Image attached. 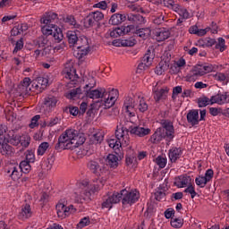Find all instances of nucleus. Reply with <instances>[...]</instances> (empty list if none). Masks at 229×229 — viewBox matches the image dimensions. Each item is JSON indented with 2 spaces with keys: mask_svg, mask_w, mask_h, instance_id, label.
<instances>
[{
  "mask_svg": "<svg viewBox=\"0 0 229 229\" xmlns=\"http://www.w3.org/2000/svg\"><path fill=\"white\" fill-rule=\"evenodd\" d=\"M85 143V137L80 135V131L74 129H68L62 133L55 145V149H76Z\"/></svg>",
  "mask_w": 229,
  "mask_h": 229,
  "instance_id": "1",
  "label": "nucleus"
},
{
  "mask_svg": "<svg viewBox=\"0 0 229 229\" xmlns=\"http://www.w3.org/2000/svg\"><path fill=\"white\" fill-rule=\"evenodd\" d=\"M89 98V99H105V88L98 89H81V88L73 89L67 95L68 99H81L83 98Z\"/></svg>",
  "mask_w": 229,
  "mask_h": 229,
  "instance_id": "2",
  "label": "nucleus"
},
{
  "mask_svg": "<svg viewBox=\"0 0 229 229\" xmlns=\"http://www.w3.org/2000/svg\"><path fill=\"white\" fill-rule=\"evenodd\" d=\"M11 146L28 148L31 142V137L28 134H19L15 130L7 131L4 137Z\"/></svg>",
  "mask_w": 229,
  "mask_h": 229,
  "instance_id": "3",
  "label": "nucleus"
},
{
  "mask_svg": "<svg viewBox=\"0 0 229 229\" xmlns=\"http://www.w3.org/2000/svg\"><path fill=\"white\" fill-rule=\"evenodd\" d=\"M214 71V65L204 64H196L191 68L190 72L186 76L187 81H196L198 78H201V76H205V74H208Z\"/></svg>",
  "mask_w": 229,
  "mask_h": 229,
  "instance_id": "4",
  "label": "nucleus"
},
{
  "mask_svg": "<svg viewBox=\"0 0 229 229\" xmlns=\"http://www.w3.org/2000/svg\"><path fill=\"white\" fill-rule=\"evenodd\" d=\"M116 140H110L108 141L109 148L113 149H119L122 146L126 148L130 145V137H128V131H124V128L117 129L115 131Z\"/></svg>",
  "mask_w": 229,
  "mask_h": 229,
  "instance_id": "5",
  "label": "nucleus"
},
{
  "mask_svg": "<svg viewBox=\"0 0 229 229\" xmlns=\"http://www.w3.org/2000/svg\"><path fill=\"white\" fill-rule=\"evenodd\" d=\"M41 32L45 37L51 35L57 43L64 40V33L56 24L41 23Z\"/></svg>",
  "mask_w": 229,
  "mask_h": 229,
  "instance_id": "6",
  "label": "nucleus"
},
{
  "mask_svg": "<svg viewBox=\"0 0 229 229\" xmlns=\"http://www.w3.org/2000/svg\"><path fill=\"white\" fill-rule=\"evenodd\" d=\"M140 199V192L137 190H122V204L123 207L135 205Z\"/></svg>",
  "mask_w": 229,
  "mask_h": 229,
  "instance_id": "7",
  "label": "nucleus"
},
{
  "mask_svg": "<svg viewBox=\"0 0 229 229\" xmlns=\"http://www.w3.org/2000/svg\"><path fill=\"white\" fill-rule=\"evenodd\" d=\"M78 189L75 191V201L77 203H83V201H90V192L89 191V188H87V182H78Z\"/></svg>",
  "mask_w": 229,
  "mask_h": 229,
  "instance_id": "8",
  "label": "nucleus"
},
{
  "mask_svg": "<svg viewBox=\"0 0 229 229\" xmlns=\"http://www.w3.org/2000/svg\"><path fill=\"white\" fill-rule=\"evenodd\" d=\"M139 95L133 97H126L123 101V110L130 115V117H135V112H137V100Z\"/></svg>",
  "mask_w": 229,
  "mask_h": 229,
  "instance_id": "9",
  "label": "nucleus"
},
{
  "mask_svg": "<svg viewBox=\"0 0 229 229\" xmlns=\"http://www.w3.org/2000/svg\"><path fill=\"white\" fill-rule=\"evenodd\" d=\"M152 92L156 103H159L162 99H165L167 98V94H169V88H162V81H158L153 85Z\"/></svg>",
  "mask_w": 229,
  "mask_h": 229,
  "instance_id": "10",
  "label": "nucleus"
},
{
  "mask_svg": "<svg viewBox=\"0 0 229 229\" xmlns=\"http://www.w3.org/2000/svg\"><path fill=\"white\" fill-rule=\"evenodd\" d=\"M105 19V14L99 11L91 12L85 19H84V27L85 28H93L96 26L98 22L103 21Z\"/></svg>",
  "mask_w": 229,
  "mask_h": 229,
  "instance_id": "11",
  "label": "nucleus"
},
{
  "mask_svg": "<svg viewBox=\"0 0 229 229\" xmlns=\"http://www.w3.org/2000/svg\"><path fill=\"white\" fill-rule=\"evenodd\" d=\"M119 97V90L112 89L111 90H106L105 89L104 92V106L106 108H112L115 105V101Z\"/></svg>",
  "mask_w": 229,
  "mask_h": 229,
  "instance_id": "12",
  "label": "nucleus"
},
{
  "mask_svg": "<svg viewBox=\"0 0 229 229\" xmlns=\"http://www.w3.org/2000/svg\"><path fill=\"white\" fill-rule=\"evenodd\" d=\"M56 214L60 219H65V217H68V216H71V214H74L76 212V208H74V206H65L64 203L59 202L55 207Z\"/></svg>",
  "mask_w": 229,
  "mask_h": 229,
  "instance_id": "13",
  "label": "nucleus"
},
{
  "mask_svg": "<svg viewBox=\"0 0 229 229\" xmlns=\"http://www.w3.org/2000/svg\"><path fill=\"white\" fill-rule=\"evenodd\" d=\"M123 201V195L122 191L119 192H114L111 195H108V197L104 198V201L102 203V208H112V207L119 201Z\"/></svg>",
  "mask_w": 229,
  "mask_h": 229,
  "instance_id": "14",
  "label": "nucleus"
},
{
  "mask_svg": "<svg viewBox=\"0 0 229 229\" xmlns=\"http://www.w3.org/2000/svg\"><path fill=\"white\" fill-rule=\"evenodd\" d=\"M0 153L6 157L15 155V148L4 137H0Z\"/></svg>",
  "mask_w": 229,
  "mask_h": 229,
  "instance_id": "15",
  "label": "nucleus"
},
{
  "mask_svg": "<svg viewBox=\"0 0 229 229\" xmlns=\"http://www.w3.org/2000/svg\"><path fill=\"white\" fill-rule=\"evenodd\" d=\"M161 128L164 129L165 135H166V139L168 140H173L174 139V126L170 120H161L160 121Z\"/></svg>",
  "mask_w": 229,
  "mask_h": 229,
  "instance_id": "16",
  "label": "nucleus"
},
{
  "mask_svg": "<svg viewBox=\"0 0 229 229\" xmlns=\"http://www.w3.org/2000/svg\"><path fill=\"white\" fill-rule=\"evenodd\" d=\"M31 79L25 77L20 85H18L17 91L21 96H28L31 92Z\"/></svg>",
  "mask_w": 229,
  "mask_h": 229,
  "instance_id": "17",
  "label": "nucleus"
},
{
  "mask_svg": "<svg viewBox=\"0 0 229 229\" xmlns=\"http://www.w3.org/2000/svg\"><path fill=\"white\" fill-rule=\"evenodd\" d=\"M211 105H226L229 103V95L227 92H218L210 98Z\"/></svg>",
  "mask_w": 229,
  "mask_h": 229,
  "instance_id": "18",
  "label": "nucleus"
},
{
  "mask_svg": "<svg viewBox=\"0 0 229 229\" xmlns=\"http://www.w3.org/2000/svg\"><path fill=\"white\" fill-rule=\"evenodd\" d=\"M191 182L192 178H191V176L187 174L179 175L174 178V185H175V187H177L178 189H183L188 185H191Z\"/></svg>",
  "mask_w": 229,
  "mask_h": 229,
  "instance_id": "19",
  "label": "nucleus"
},
{
  "mask_svg": "<svg viewBox=\"0 0 229 229\" xmlns=\"http://www.w3.org/2000/svg\"><path fill=\"white\" fill-rule=\"evenodd\" d=\"M187 122L191 126L199 124V112L196 109L190 110L186 116Z\"/></svg>",
  "mask_w": 229,
  "mask_h": 229,
  "instance_id": "20",
  "label": "nucleus"
},
{
  "mask_svg": "<svg viewBox=\"0 0 229 229\" xmlns=\"http://www.w3.org/2000/svg\"><path fill=\"white\" fill-rule=\"evenodd\" d=\"M183 155V151L182 148L174 147L168 151V158L172 164H176L179 158Z\"/></svg>",
  "mask_w": 229,
  "mask_h": 229,
  "instance_id": "21",
  "label": "nucleus"
},
{
  "mask_svg": "<svg viewBox=\"0 0 229 229\" xmlns=\"http://www.w3.org/2000/svg\"><path fill=\"white\" fill-rule=\"evenodd\" d=\"M58 14L53 12L46 13L40 19V24H56Z\"/></svg>",
  "mask_w": 229,
  "mask_h": 229,
  "instance_id": "22",
  "label": "nucleus"
},
{
  "mask_svg": "<svg viewBox=\"0 0 229 229\" xmlns=\"http://www.w3.org/2000/svg\"><path fill=\"white\" fill-rule=\"evenodd\" d=\"M129 130L131 135H137V137H146L151 133V129L140 126L130 127Z\"/></svg>",
  "mask_w": 229,
  "mask_h": 229,
  "instance_id": "23",
  "label": "nucleus"
},
{
  "mask_svg": "<svg viewBox=\"0 0 229 229\" xmlns=\"http://www.w3.org/2000/svg\"><path fill=\"white\" fill-rule=\"evenodd\" d=\"M43 105L49 112H53L55 108H56V105H58V98L55 96H48L44 98Z\"/></svg>",
  "mask_w": 229,
  "mask_h": 229,
  "instance_id": "24",
  "label": "nucleus"
},
{
  "mask_svg": "<svg viewBox=\"0 0 229 229\" xmlns=\"http://www.w3.org/2000/svg\"><path fill=\"white\" fill-rule=\"evenodd\" d=\"M164 139H167L165 132H164V129L157 128L154 134L151 135L150 142H152V144H158V142H161Z\"/></svg>",
  "mask_w": 229,
  "mask_h": 229,
  "instance_id": "25",
  "label": "nucleus"
},
{
  "mask_svg": "<svg viewBox=\"0 0 229 229\" xmlns=\"http://www.w3.org/2000/svg\"><path fill=\"white\" fill-rule=\"evenodd\" d=\"M65 78L71 80V81H76L78 79V74L76 73V69L72 64H66L64 68Z\"/></svg>",
  "mask_w": 229,
  "mask_h": 229,
  "instance_id": "26",
  "label": "nucleus"
},
{
  "mask_svg": "<svg viewBox=\"0 0 229 229\" xmlns=\"http://www.w3.org/2000/svg\"><path fill=\"white\" fill-rule=\"evenodd\" d=\"M154 37L157 42H164V40H167L171 37V32L165 30V29H158L155 31Z\"/></svg>",
  "mask_w": 229,
  "mask_h": 229,
  "instance_id": "27",
  "label": "nucleus"
},
{
  "mask_svg": "<svg viewBox=\"0 0 229 229\" xmlns=\"http://www.w3.org/2000/svg\"><path fill=\"white\" fill-rule=\"evenodd\" d=\"M32 215L33 212H31V206H30V204H25L24 206L21 207L18 217L19 219L24 221V219H30V217H31Z\"/></svg>",
  "mask_w": 229,
  "mask_h": 229,
  "instance_id": "28",
  "label": "nucleus"
},
{
  "mask_svg": "<svg viewBox=\"0 0 229 229\" xmlns=\"http://www.w3.org/2000/svg\"><path fill=\"white\" fill-rule=\"evenodd\" d=\"M124 21H126V14L114 13L111 16L109 24H112L113 26H119V24H123Z\"/></svg>",
  "mask_w": 229,
  "mask_h": 229,
  "instance_id": "29",
  "label": "nucleus"
},
{
  "mask_svg": "<svg viewBox=\"0 0 229 229\" xmlns=\"http://www.w3.org/2000/svg\"><path fill=\"white\" fill-rule=\"evenodd\" d=\"M175 12H177L178 15H180V18L177 20L178 26H180L182 22H184V21H187V19H189L190 17L189 11H187V9L185 8L180 7V5L177 6V8L175 9Z\"/></svg>",
  "mask_w": 229,
  "mask_h": 229,
  "instance_id": "30",
  "label": "nucleus"
},
{
  "mask_svg": "<svg viewBox=\"0 0 229 229\" xmlns=\"http://www.w3.org/2000/svg\"><path fill=\"white\" fill-rule=\"evenodd\" d=\"M87 167L91 173H93V174H99V172L101 171V165H99L98 159H90L87 163Z\"/></svg>",
  "mask_w": 229,
  "mask_h": 229,
  "instance_id": "31",
  "label": "nucleus"
},
{
  "mask_svg": "<svg viewBox=\"0 0 229 229\" xmlns=\"http://www.w3.org/2000/svg\"><path fill=\"white\" fill-rule=\"evenodd\" d=\"M66 38L68 40V44L70 46H78L80 43L78 41L80 40V38H78V34L74 30H68L66 33Z\"/></svg>",
  "mask_w": 229,
  "mask_h": 229,
  "instance_id": "32",
  "label": "nucleus"
},
{
  "mask_svg": "<svg viewBox=\"0 0 229 229\" xmlns=\"http://www.w3.org/2000/svg\"><path fill=\"white\" fill-rule=\"evenodd\" d=\"M148 108V106L144 97L138 96V99H136V110L144 114V112H147Z\"/></svg>",
  "mask_w": 229,
  "mask_h": 229,
  "instance_id": "33",
  "label": "nucleus"
},
{
  "mask_svg": "<svg viewBox=\"0 0 229 229\" xmlns=\"http://www.w3.org/2000/svg\"><path fill=\"white\" fill-rule=\"evenodd\" d=\"M7 174H10L12 180L14 182L19 180L22 176V172L19 166H13L8 171Z\"/></svg>",
  "mask_w": 229,
  "mask_h": 229,
  "instance_id": "34",
  "label": "nucleus"
},
{
  "mask_svg": "<svg viewBox=\"0 0 229 229\" xmlns=\"http://www.w3.org/2000/svg\"><path fill=\"white\" fill-rule=\"evenodd\" d=\"M106 164L113 169H115L119 165V157L115 154H109L106 157Z\"/></svg>",
  "mask_w": 229,
  "mask_h": 229,
  "instance_id": "35",
  "label": "nucleus"
},
{
  "mask_svg": "<svg viewBox=\"0 0 229 229\" xmlns=\"http://www.w3.org/2000/svg\"><path fill=\"white\" fill-rule=\"evenodd\" d=\"M49 39H47V36H40L36 40V46L41 49H46L49 45Z\"/></svg>",
  "mask_w": 229,
  "mask_h": 229,
  "instance_id": "36",
  "label": "nucleus"
},
{
  "mask_svg": "<svg viewBox=\"0 0 229 229\" xmlns=\"http://www.w3.org/2000/svg\"><path fill=\"white\" fill-rule=\"evenodd\" d=\"M135 34L137 35V37H140V38H143V40H146V38H148V37L151 35V29H139L136 30Z\"/></svg>",
  "mask_w": 229,
  "mask_h": 229,
  "instance_id": "37",
  "label": "nucleus"
},
{
  "mask_svg": "<svg viewBox=\"0 0 229 229\" xmlns=\"http://www.w3.org/2000/svg\"><path fill=\"white\" fill-rule=\"evenodd\" d=\"M169 68V66L167 65V63L165 62H160L155 70L156 74H157V76H162V74H164L165 72V71H167V69Z\"/></svg>",
  "mask_w": 229,
  "mask_h": 229,
  "instance_id": "38",
  "label": "nucleus"
},
{
  "mask_svg": "<svg viewBox=\"0 0 229 229\" xmlns=\"http://www.w3.org/2000/svg\"><path fill=\"white\" fill-rule=\"evenodd\" d=\"M104 139H105V136L103 135L102 132H97L90 137V143L91 144H101V142H103Z\"/></svg>",
  "mask_w": 229,
  "mask_h": 229,
  "instance_id": "39",
  "label": "nucleus"
},
{
  "mask_svg": "<svg viewBox=\"0 0 229 229\" xmlns=\"http://www.w3.org/2000/svg\"><path fill=\"white\" fill-rule=\"evenodd\" d=\"M29 161L23 160L20 163L19 168L21 173L28 174L31 171V165Z\"/></svg>",
  "mask_w": 229,
  "mask_h": 229,
  "instance_id": "40",
  "label": "nucleus"
},
{
  "mask_svg": "<svg viewBox=\"0 0 229 229\" xmlns=\"http://www.w3.org/2000/svg\"><path fill=\"white\" fill-rule=\"evenodd\" d=\"M64 21L69 26H72L73 28H80V24L76 21V18L73 15H67L64 18Z\"/></svg>",
  "mask_w": 229,
  "mask_h": 229,
  "instance_id": "41",
  "label": "nucleus"
},
{
  "mask_svg": "<svg viewBox=\"0 0 229 229\" xmlns=\"http://www.w3.org/2000/svg\"><path fill=\"white\" fill-rule=\"evenodd\" d=\"M78 44L79 45H75V47H77V49H81V48L89 49V47H90L89 46V38L87 37L80 38Z\"/></svg>",
  "mask_w": 229,
  "mask_h": 229,
  "instance_id": "42",
  "label": "nucleus"
},
{
  "mask_svg": "<svg viewBox=\"0 0 229 229\" xmlns=\"http://www.w3.org/2000/svg\"><path fill=\"white\" fill-rule=\"evenodd\" d=\"M49 149V142H42L41 144H39L38 148V155L42 157L44 155H46V151H47Z\"/></svg>",
  "mask_w": 229,
  "mask_h": 229,
  "instance_id": "43",
  "label": "nucleus"
},
{
  "mask_svg": "<svg viewBox=\"0 0 229 229\" xmlns=\"http://www.w3.org/2000/svg\"><path fill=\"white\" fill-rule=\"evenodd\" d=\"M155 58V55H153V52L151 50H147L146 54L144 55L142 58V62L145 64L151 65V62H153V59Z\"/></svg>",
  "mask_w": 229,
  "mask_h": 229,
  "instance_id": "44",
  "label": "nucleus"
},
{
  "mask_svg": "<svg viewBox=\"0 0 229 229\" xmlns=\"http://www.w3.org/2000/svg\"><path fill=\"white\" fill-rule=\"evenodd\" d=\"M155 162L157 165H158L159 169H164L165 165H167V157L164 156H158L156 159Z\"/></svg>",
  "mask_w": 229,
  "mask_h": 229,
  "instance_id": "45",
  "label": "nucleus"
},
{
  "mask_svg": "<svg viewBox=\"0 0 229 229\" xmlns=\"http://www.w3.org/2000/svg\"><path fill=\"white\" fill-rule=\"evenodd\" d=\"M208 105H212V101L208 97H200L198 99V106L199 108H203L205 106H208Z\"/></svg>",
  "mask_w": 229,
  "mask_h": 229,
  "instance_id": "46",
  "label": "nucleus"
},
{
  "mask_svg": "<svg viewBox=\"0 0 229 229\" xmlns=\"http://www.w3.org/2000/svg\"><path fill=\"white\" fill-rule=\"evenodd\" d=\"M87 189H88V191L90 193V196H92V194H96V192H99L101 186L98 183L89 184V182H87Z\"/></svg>",
  "mask_w": 229,
  "mask_h": 229,
  "instance_id": "47",
  "label": "nucleus"
},
{
  "mask_svg": "<svg viewBox=\"0 0 229 229\" xmlns=\"http://www.w3.org/2000/svg\"><path fill=\"white\" fill-rule=\"evenodd\" d=\"M44 90L40 84L38 82L37 80H34L31 83L30 92H34L35 94H40Z\"/></svg>",
  "mask_w": 229,
  "mask_h": 229,
  "instance_id": "48",
  "label": "nucleus"
},
{
  "mask_svg": "<svg viewBox=\"0 0 229 229\" xmlns=\"http://www.w3.org/2000/svg\"><path fill=\"white\" fill-rule=\"evenodd\" d=\"M28 30V26L24 25V29L22 26H16L11 30V35L13 37H17V35H21V33H24Z\"/></svg>",
  "mask_w": 229,
  "mask_h": 229,
  "instance_id": "49",
  "label": "nucleus"
},
{
  "mask_svg": "<svg viewBox=\"0 0 229 229\" xmlns=\"http://www.w3.org/2000/svg\"><path fill=\"white\" fill-rule=\"evenodd\" d=\"M215 49H218L220 53L226 51V45H225V38H218V42L216 44Z\"/></svg>",
  "mask_w": 229,
  "mask_h": 229,
  "instance_id": "50",
  "label": "nucleus"
},
{
  "mask_svg": "<svg viewBox=\"0 0 229 229\" xmlns=\"http://www.w3.org/2000/svg\"><path fill=\"white\" fill-rule=\"evenodd\" d=\"M36 81H38V83L43 90L49 85V79H47V77H38Z\"/></svg>",
  "mask_w": 229,
  "mask_h": 229,
  "instance_id": "51",
  "label": "nucleus"
},
{
  "mask_svg": "<svg viewBox=\"0 0 229 229\" xmlns=\"http://www.w3.org/2000/svg\"><path fill=\"white\" fill-rule=\"evenodd\" d=\"M171 226H173V228H182V226H183V219L172 217Z\"/></svg>",
  "mask_w": 229,
  "mask_h": 229,
  "instance_id": "52",
  "label": "nucleus"
},
{
  "mask_svg": "<svg viewBox=\"0 0 229 229\" xmlns=\"http://www.w3.org/2000/svg\"><path fill=\"white\" fill-rule=\"evenodd\" d=\"M195 183L203 189L208 183V181L204 176H199L195 179Z\"/></svg>",
  "mask_w": 229,
  "mask_h": 229,
  "instance_id": "53",
  "label": "nucleus"
},
{
  "mask_svg": "<svg viewBox=\"0 0 229 229\" xmlns=\"http://www.w3.org/2000/svg\"><path fill=\"white\" fill-rule=\"evenodd\" d=\"M186 187L187 188L184 190V192L191 194V199H194V198H196L198 193L196 192V190L193 187L192 182L191 184H188Z\"/></svg>",
  "mask_w": 229,
  "mask_h": 229,
  "instance_id": "54",
  "label": "nucleus"
},
{
  "mask_svg": "<svg viewBox=\"0 0 229 229\" xmlns=\"http://www.w3.org/2000/svg\"><path fill=\"white\" fill-rule=\"evenodd\" d=\"M135 44H137V40L133 38H130L122 41V45L125 47H133Z\"/></svg>",
  "mask_w": 229,
  "mask_h": 229,
  "instance_id": "55",
  "label": "nucleus"
},
{
  "mask_svg": "<svg viewBox=\"0 0 229 229\" xmlns=\"http://www.w3.org/2000/svg\"><path fill=\"white\" fill-rule=\"evenodd\" d=\"M89 225H90V217L85 216L81 219L77 226L78 228H85V226H89Z\"/></svg>",
  "mask_w": 229,
  "mask_h": 229,
  "instance_id": "56",
  "label": "nucleus"
},
{
  "mask_svg": "<svg viewBox=\"0 0 229 229\" xmlns=\"http://www.w3.org/2000/svg\"><path fill=\"white\" fill-rule=\"evenodd\" d=\"M135 30L133 25H127L120 27V30H122V35H128V33H131Z\"/></svg>",
  "mask_w": 229,
  "mask_h": 229,
  "instance_id": "57",
  "label": "nucleus"
},
{
  "mask_svg": "<svg viewBox=\"0 0 229 229\" xmlns=\"http://www.w3.org/2000/svg\"><path fill=\"white\" fill-rule=\"evenodd\" d=\"M40 120V114H36L33 116L30 120V123L29 124V127L33 129L37 128L38 126V121Z\"/></svg>",
  "mask_w": 229,
  "mask_h": 229,
  "instance_id": "58",
  "label": "nucleus"
},
{
  "mask_svg": "<svg viewBox=\"0 0 229 229\" xmlns=\"http://www.w3.org/2000/svg\"><path fill=\"white\" fill-rule=\"evenodd\" d=\"M137 162V157L134 154L127 155L125 157V164L126 165H131Z\"/></svg>",
  "mask_w": 229,
  "mask_h": 229,
  "instance_id": "59",
  "label": "nucleus"
},
{
  "mask_svg": "<svg viewBox=\"0 0 229 229\" xmlns=\"http://www.w3.org/2000/svg\"><path fill=\"white\" fill-rule=\"evenodd\" d=\"M164 4L172 10H176L179 6L178 4L174 3V0H164Z\"/></svg>",
  "mask_w": 229,
  "mask_h": 229,
  "instance_id": "60",
  "label": "nucleus"
},
{
  "mask_svg": "<svg viewBox=\"0 0 229 229\" xmlns=\"http://www.w3.org/2000/svg\"><path fill=\"white\" fill-rule=\"evenodd\" d=\"M61 119L58 116L50 118V120L47 123V126L49 128H53V126H55V124H60Z\"/></svg>",
  "mask_w": 229,
  "mask_h": 229,
  "instance_id": "61",
  "label": "nucleus"
},
{
  "mask_svg": "<svg viewBox=\"0 0 229 229\" xmlns=\"http://www.w3.org/2000/svg\"><path fill=\"white\" fill-rule=\"evenodd\" d=\"M79 51L77 53L78 59L81 60V58H83V56H87L89 55V51H90V47L89 48H78Z\"/></svg>",
  "mask_w": 229,
  "mask_h": 229,
  "instance_id": "62",
  "label": "nucleus"
},
{
  "mask_svg": "<svg viewBox=\"0 0 229 229\" xmlns=\"http://www.w3.org/2000/svg\"><path fill=\"white\" fill-rule=\"evenodd\" d=\"M88 81L89 82L84 87V90H91V89L96 87V80H94L92 77H90Z\"/></svg>",
  "mask_w": 229,
  "mask_h": 229,
  "instance_id": "63",
  "label": "nucleus"
},
{
  "mask_svg": "<svg viewBox=\"0 0 229 229\" xmlns=\"http://www.w3.org/2000/svg\"><path fill=\"white\" fill-rule=\"evenodd\" d=\"M27 162L33 164L35 162V153H33V150H28L26 153V160Z\"/></svg>",
  "mask_w": 229,
  "mask_h": 229,
  "instance_id": "64",
  "label": "nucleus"
}]
</instances>
